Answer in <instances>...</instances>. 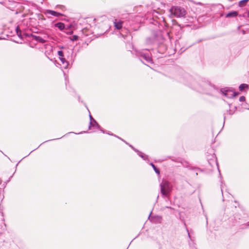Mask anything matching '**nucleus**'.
<instances>
[{"mask_svg":"<svg viewBox=\"0 0 249 249\" xmlns=\"http://www.w3.org/2000/svg\"><path fill=\"white\" fill-rule=\"evenodd\" d=\"M168 39H165L161 30H154L152 32L151 36L147 37L145 40V44L147 45L155 46L158 47V51L161 53L167 50L169 45L170 36L168 33H166Z\"/></svg>","mask_w":249,"mask_h":249,"instance_id":"f257e3e1","label":"nucleus"},{"mask_svg":"<svg viewBox=\"0 0 249 249\" xmlns=\"http://www.w3.org/2000/svg\"><path fill=\"white\" fill-rule=\"evenodd\" d=\"M186 78L187 81L183 82L184 84L196 91L208 93L209 90L213 88L209 82L201 78L195 79L189 75H187Z\"/></svg>","mask_w":249,"mask_h":249,"instance_id":"f03ea898","label":"nucleus"},{"mask_svg":"<svg viewBox=\"0 0 249 249\" xmlns=\"http://www.w3.org/2000/svg\"><path fill=\"white\" fill-rule=\"evenodd\" d=\"M136 55L142 62H143L142 60H144L147 63H153L150 49H144L138 51L136 53Z\"/></svg>","mask_w":249,"mask_h":249,"instance_id":"7ed1b4c3","label":"nucleus"},{"mask_svg":"<svg viewBox=\"0 0 249 249\" xmlns=\"http://www.w3.org/2000/svg\"><path fill=\"white\" fill-rule=\"evenodd\" d=\"M160 193L164 197H168V195L171 192L172 188L170 183L167 181H162L160 184Z\"/></svg>","mask_w":249,"mask_h":249,"instance_id":"20e7f679","label":"nucleus"},{"mask_svg":"<svg viewBox=\"0 0 249 249\" xmlns=\"http://www.w3.org/2000/svg\"><path fill=\"white\" fill-rule=\"evenodd\" d=\"M170 12L176 17H184L186 15V11L184 8L179 6H173L171 8Z\"/></svg>","mask_w":249,"mask_h":249,"instance_id":"39448f33","label":"nucleus"},{"mask_svg":"<svg viewBox=\"0 0 249 249\" xmlns=\"http://www.w3.org/2000/svg\"><path fill=\"white\" fill-rule=\"evenodd\" d=\"M220 91L226 97L228 98H232L239 94V93L230 89L228 88L221 89Z\"/></svg>","mask_w":249,"mask_h":249,"instance_id":"423d86ee","label":"nucleus"},{"mask_svg":"<svg viewBox=\"0 0 249 249\" xmlns=\"http://www.w3.org/2000/svg\"><path fill=\"white\" fill-rule=\"evenodd\" d=\"M23 36L25 37H32V40H35L37 42L43 44L45 43V40H43V37H40V36L30 34L28 33H24Z\"/></svg>","mask_w":249,"mask_h":249,"instance_id":"0eeeda50","label":"nucleus"},{"mask_svg":"<svg viewBox=\"0 0 249 249\" xmlns=\"http://www.w3.org/2000/svg\"><path fill=\"white\" fill-rule=\"evenodd\" d=\"M45 14L46 15H50L54 17H59L63 15L60 13L52 10H47L45 12Z\"/></svg>","mask_w":249,"mask_h":249,"instance_id":"6e6552de","label":"nucleus"},{"mask_svg":"<svg viewBox=\"0 0 249 249\" xmlns=\"http://www.w3.org/2000/svg\"><path fill=\"white\" fill-rule=\"evenodd\" d=\"M34 33H37L39 34V36H40V37H43V40H45V42L47 41L48 39L49 38V36L47 34L44 32H36L34 31Z\"/></svg>","mask_w":249,"mask_h":249,"instance_id":"1a4fd4ad","label":"nucleus"},{"mask_svg":"<svg viewBox=\"0 0 249 249\" xmlns=\"http://www.w3.org/2000/svg\"><path fill=\"white\" fill-rule=\"evenodd\" d=\"M114 24L115 27L118 30H120L122 28L123 21L121 20L115 19Z\"/></svg>","mask_w":249,"mask_h":249,"instance_id":"9d476101","label":"nucleus"},{"mask_svg":"<svg viewBox=\"0 0 249 249\" xmlns=\"http://www.w3.org/2000/svg\"><path fill=\"white\" fill-rule=\"evenodd\" d=\"M238 13L237 11H232L226 14V18L235 17L238 15Z\"/></svg>","mask_w":249,"mask_h":249,"instance_id":"9b49d317","label":"nucleus"},{"mask_svg":"<svg viewBox=\"0 0 249 249\" xmlns=\"http://www.w3.org/2000/svg\"><path fill=\"white\" fill-rule=\"evenodd\" d=\"M54 26L55 27L58 28L61 31L63 30L65 27V24L61 22L55 23Z\"/></svg>","mask_w":249,"mask_h":249,"instance_id":"f8f14e48","label":"nucleus"},{"mask_svg":"<svg viewBox=\"0 0 249 249\" xmlns=\"http://www.w3.org/2000/svg\"><path fill=\"white\" fill-rule=\"evenodd\" d=\"M136 153L143 160H148V156L147 155H145V154H144L142 152L138 150L136 152Z\"/></svg>","mask_w":249,"mask_h":249,"instance_id":"ddd939ff","label":"nucleus"},{"mask_svg":"<svg viewBox=\"0 0 249 249\" xmlns=\"http://www.w3.org/2000/svg\"><path fill=\"white\" fill-rule=\"evenodd\" d=\"M60 60L62 62V63L64 65V67L65 69H67L68 66L69 65V62L66 60V59L63 57H59Z\"/></svg>","mask_w":249,"mask_h":249,"instance_id":"4468645a","label":"nucleus"},{"mask_svg":"<svg viewBox=\"0 0 249 249\" xmlns=\"http://www.w3.org/2000/svg\"><path fill=\"white\" fill-rule=\"evenodd\" d=\"M150 165L152 167L153 169L155 171V173L158 175L160 174V170L159 169L157 168L155 164L153 162H150Z\"/></svg>","mask_w":249,"mask_h":249,"instance_id":"2eb2a0df","label":"nucleus"},{"mask_svg":"<svg viewBox=\"0 0 249 249\" xmlns=\"http://www.w3.org/2000/svg\"><path fill=\"white\" fill-rule=\"evenodd\" d=\"M220 182H221V184H220L221 191L222 196H223V190H224V187H226V184L224 183V181L222 178L220 179Z\"/></svg>","mask_w":249,"mask_h":249,"instance_id":"dca6fc26","label":"nucleus"},{"mask_svg":"<svg viewBox=\"0 0 249 249\" xmlns=\"http://www.w3.org/2000/svg\"><path fill=\"white\" fill-rule=\"evenodd\" d=\"M249 88V85L246 84H242L239 87V89L240 91H243L246 89Z\"/></svg>","mask_w":249,"mask_h":249,"instance_id":"f3484780","label":"nucleus"},{"mask_svg":"<svg viewBox=\"0 0 249 249\" xmlns=\"http://www.w3.org/2000/svg\"><path fill=\"white\" fill-rule=\"evenodd\" d=\"M91 127L97 129L100 128V125L98 124L95 120H93V122H92V124L91 125Z\"/></svg>","mask_w":249,"mask_h":249,"instance_id":"a211bd4d","label":"nucleus"},{"mask_svg":"<svg viewBox=\"0 0 249 249\" xmlns=\"http://www.w3.org/2000/svg\"><path fill=\"white\" fill-rule=\"evenodd\" d=\"M5 187V185L4 183L2 184V180L0 178V195H1V193L3 192Z\"/></svg>","mask_w":249,"mask_h":249,"instance_id":"6ab92c4d","label":"nucleus"},{"mask_svg":"<svg viewBox=\"0 0 249 249\" xmlns=\"http://www.w3.org/2000/svg\"><path fill=\"white\" fill-rule=\"evenodd\" d=\"M213 158V159L212 160H208V162L209 163L212 165V163H214L215 162L216 165H218V163H217L216 161V157L214 155H213L212 156Z\"/></svg>","mask_w":249,"mask_h":249,"instance_id":"aec40b11","label":"nucleus"},{"mask_svg":"<svg viewBox=\"0 0 249 249\" xmlns=\"http://www.w3.org/2000/svg\"><path fill=\"white\" fill-rule=\"evenodd\" d=\"M249 0H242L239 2V6L240 7H243L245 6L246 4V3L249 1Z\"/></svg>","mask_w":249,"mask_h":249,"instance_id":"412c9836","label":"nucleus"},{"mask_svg":"<svg viewBox=\"0 0 249 249\" xmlns=\"http://www.w3.org/2000/svg\"><path fill=\"white\" fill-rule=\"evenodd\" d=\"M89 119H90V122H89V129H90L91 128V125L92 124V122H93V120H94L92 117L91 116V115L89 114Z\"/></svg>","mask_w":249,"mask_h":249,"instance_id":"4be33fe9","label":"nucleus"},{"mask_svg":"<svg viewBox=\"0 0 249 249\" xmlns=\"http://www.w3.org/2000/svg\"><path fill=\"white\" fill-rule=\"evenodd\" d=\"M79 36L77 35H73L70 37L71 40L74 41L78 39Z\"/></svg>","mask_w":249,"mask_h":249,"instance_id":"5701e85b","label":"nucleus"},{"mask_svg":"<svg viewBox=\"0 0 249 249\" xmlns=\"http://www.w3.org/2000/svg\"><path fill=\"white\" fill-rule=\"evenodd\" d=\"M64 52L62 51H59L57 52L58 55L60 56L59 57H64Z\"/></svg>","mask_w":249,"mask_h":249,"instance_id":"b1692460","label":"nucleus"},{"mask_svg":"<svg viewBox=\"0 0 249 249\" xmlns=\"http://www.w3.org/2000/svg\"><path fill=\"white\" fill-rule=\"evenodd\" d=\"M246 100V98L244 96H241L239 98V101L240 102H244Z\"/></svg>","mask_w":249,"mask_h":249,"instance_id":"393cba45","label":"nucleus"},{"mask_svg":"<svg viewBox=\"0 0 249 249\" xmlns=\"http://www.w3.org/2000/svg\"><path fill=\"white\" fill-rule=\"evenodd\" d=\"M237 109V107H234V110L232 111L231 109H230L229 110V114L231 115V114H232L233 113V112L235 111V110Z\"/></svg>","mask_w":249,"mask_h":249,"instance_id":"a878e982","label":"nucleus"},{"mask_svg":"<svg viewBox=\"0 0 249 249\" xmlns=\"http://www.w3.org/2000/svg\"><path fill=\"white\" fill-rule=\"evenodd\" d=\"M17 35H18V36L20 38H21V39H23V36H23V35H22L21 31V32H18V33H17Z\"/></svg>","mask_w":249,"mask_h":249,"instance_id":"bb28decb","label":"nucleus"},{"mask_svg":"<svg viewBox=\"0 0 249 249\" xmlns=\"http://www.w3.org/2000/svg\"><path fill=\"white\" fill-rule=\"evenodd\" d=\"M0 221H4V218L3 213L0 212Z\"/></svg>","mask_w":249,"mask_h":249,"instance_id":"cd10ccee","label":"nucleus"},{"mask_svg":"<svg viewBox=\"0 0 249 249\" xmlns=\"http://www.w3.org/2000/svg\"><path fill=\"white\" fill-rule=\"evenodd\" d=\"M129 146V147H130L135 152H137L138 149H137L136 148H135L134 146H133L131 144H129L128 145Z\"/></svg>","mask_w":249,"mask_h":249,"instance_id":"c85d7f7f","label":"nucleus"},{"mask_svg":"<svg viewBox=\"0 0 249 249\" xmlns=\"http://www.w3.org/2000/svg\"><path fill=\"white\" fill-rule=\"evenodd\" d=\"M16 33L17 34L19 32H21V30L20 29H19L18 26L16 28Z\"/></svg>","mask_w":249,"mask_h":249,"instance_id":"c756f323","label":"nucleus"},{"mask_svg":"<svg viewBox=\"0 0 249 249\" xmlns=\"http://www.w3.org/2000/svg\"><path fill=\"white\" fill-rule=\"evenodd\" d=\"M107 134L108 135H110V136H113L114 137H117V136L116 135H114L113 133H110L109 132H107Z\"/></svg>","mask_w":249,"mask_h":249,"instance_id":"7c9ffc66","label":"nucleus"},{"mask_svg":"<svg viewBox=\"0 0 249 249\" xmlns=\"http://www.w3.org/2000/svg\"><path fill=\"white\" fill-rule=\"evenodd\" d=\"M99 130H100L102 133H105V130L100 126V128H98Z\"/></svg>","mask_w":249,"mask_h":249,"instance_id":"2f4dec72","label":"nucleus"},{"mask_svg":"<svg viewBox=\"0 0 249 249\" xmlns=\"http://www.w3.org/2000/svg\"><path fill=\"white\" fill-rule=\"evenodd\" d=\"M59 139V138H58V139ZM57 140V139H53V140H48V141H52V140ZM48 142V141H45V142H43V143H42L41 144H40V145H39L38 147H39L41 145H42L43 143H44V142Z\"/></svg>","mask_w":249,"mask_h":249,"instance_id":"473e14b6","label":"nucleus"},{"mask_svg":"<svg viewBox=\"0 0 249 249\" xmlns=\"http://www.w3.org/2000/svg\"><path fill=\"white\" fill-rule=\"evenodd\" d=\"M186 231H187V233H188V236L189 238L190 239H191V236H190V233H189V231H188V229H187V228H186Z\"/></svg>","mask_w":249,"mask_h":249,"instance_id":"72a5a7b5","label":"nucleus"},{"mask_svg":"<svg viewBox=\"0 0 249 249\" xmlns=\"http://www.w3.org/2000/svg\"><path fill=\"white\" fill-rule=\"evenodd\" d=\"M165 208H168V209H170L171 210H174L173 208H172L171 207H169V206H166Z\"/></svg>","mask_w":249,"mask_h":249,"instance_id":"f704fd0d","label":"nucleus"},{"mask_svg":"<svg viewBox=\"0 0 249 249\" xmlns=\"http://www.w3.org/2000/svg\"><path fill=\"white\" fill-rule=\"evenodd\" d=\"M83 133H87V131H83V132H79L78 133H75L76 134H82Z\"/></svg>","mask_w":249,"mask_h":249,"instance_id":"c9c22d12","label":"nucleus"},{"mask_svg":"<svg viewBox=\"0 0 249 249\" xmlns=\"http://www.w3.org/2000/svg\"><path fill=\"white\" fill-rule=\"evenodd\" d=\"M6 225L5 223H4L3 230H6Z\"/></svg>","mask_w":249,"mask_h":249,"instance_id":"e433bc0d","label":"nucleus"},{"mask_svg":"<svg viewBox=\"0 0 249 249\" xmlns=\"http://www.w3.org/2000/svg\"><path fill=\"white\" fill-rule=\"evenodd\" d=\"M177 26H178V27L179 29V30H180V29H181V27H180V25H177Z\"/></svg>","mask_w":249,"mask_h":249,"instance_id":"4c0bfd02","label":"nucleus"},{"mask_svg":"<svg viewBox=\"0 0 249 249\" xmlns=\"http://www.w3.org/2000/svg\"><path fill=\"white\" fill-rule=\"evenodd\" d=\"M124 142L125 143H126V144H127V145H129V144L128 142H127L125 141H124Z\"/></svg>","mask_w":249,"mask_h":249,"instance_id":"58836bf2","label":"nucleus"},{"mask_svg":"<svg viewBox=\"0 0 249 249\" xmlns=\"http://www.w3.org/2000/svg\"><path fill=\"white\" fill-rule=\"evenodd\" d=\"M60 48L61 49H64L65 48L64 47H63V46H61V47H60Z\"/></svg>","mask_w":249,"mask_h":249,"instance_id":"ea45409f","label":"nucleus"},{"mask_svg":"<svg viewBox=\"0 0 249 249\" xmlns=\"http://www.w3.org/2000/svg\"><path fill=\"white\" fill-rule=\"evenodd\" d=\"M116 137V138H117L118 139H119L121 140V139H122V138H120V137H119V136H117V137Z\"/></svg>","mask_w":249,"mask_h":249,"instance_id":"a19ab883","label":"nucleus"},{"mask_svg":"<svg viewBox=\"0 0 249 249\" xmlns=\"http://www.w3.org/2000/svg\"><path fill=\"white\" fill-rule=\"evenodd\" d=\"M37 148H38V147H37V148H36V149H35L31 151V152H32L33 151H34L35 150H36V149H37Z\"/></svg>","mask_w":249,"mask_h":249,"instance_id":"79ce46f5","label":"nucleus"},{"mask_svg":"<svg viewBox=\"0 0 249 249\" xmlns=\"http://www.w3.org/2000/svg\"><path fill=\"white\" fill-rule=\"evenodd\" d=\"M195 175H196V176H197V172H196V173H195Z\"/></svg>","mask_w":249,"mask_h":249,"instance_id":"37998d69","label":"nucleus"},{"mask_svg":"<svg viewBox=\"0 0 249 249\" xmlns=\"http://www.w3.org/2000/svg\"><path fill=\"white\" fill-rule=\"evenodd\" d=\"M231 104H229V107H231Z\"/></svg>","mask_w":249,"mask_h":249,"instance_id":"c03bdc74","label":"nucleus"},{"mask_svg":"<svg viewBox=\"0 0 249 249\" xmlns=\"http://www.w3.org/2000/svg\"><path fill=\"white\" fill-rule=\"evenodd\" d=\"M245 108H246V109H247L249 110V108H248V107H246Z\"/></svg>","mask_w":249,"mask_h":249,"instance_id":"a18cd8bd","label":"nucleus"},{"mask_svg":"<svg viewBox=\"0 0 249 249\" xmlns=\"http://www.w3.org/2000/svg\"><path fill=\"white\" fill-rule=\"evenodd\" d=\"M31 153H32L31 152L30 153H29L28 154V156H29L30 154H31Z\"/></svg>","mask_w":249,"mask_h":249,"instance_id":"49530a36","label":"nucleus"},{"mask_svg":"<svg viewBox=\"0 0 249 249\" xmlns=\"http://www.w3.org/2000/svg\"><path fill=\"white\" fill-rule=\"evenodd\" d=\"M31 153H32L31 152L30 153H29L28 154V156H29L30 154H31Z\"/></svg>","mask_w":249,"mask_h":249,"instance_id":"de8ad7c7","label":"nucleus"},{"mask_svg":"<svg viewBox=\"0 0 249 249\" xmlns=\"http://www.w3.org/2000/svg\"><path fill=\"white\" fill-rule=\"evenodd\" d=\"M31 153H32L31 152L30 153H29L28 154V156H29L30 154H31Z\"/></svg>","mask_w":249,"mask_h":249,"instance_id":"09e8293b","label":"nucleus"},{"mask_svg":"<svg viewBox=\"0 0 249 249\" xmlns=\"http://www.w3.org/2000/svg\"><path fill=\"white\" fill-rule=\"evenodd\" d=\"M31 153H32L31 152L30 153H29L28 154V156H29L30 154H31Z\"/></svg>","mask_w":249,"mask_h":249,"instance_id":"8fccbe9b","label":"nucleus"},{"mask_svg":"<svg viewBox=\"0 0 249 249\" xmlns=\"http://www.w3.org/2000/svg\"><path fill=\"white\" fill-rule=\"evenodd\" d=\"M121 141H122L123 142H124V140H123V139H121Z\"/></svg>","mask_w":249,"mask_h":249,"instance_id":"3c124183","label":"nucleus"},{"mask_svg":"<svg viewBox=\"0 0 249 249\" xmlns=\"http://www.w3.org/2000/svg\"><path fill=\"white\" fill-rule=\"evenodd\" d=\"M248 17L249 18V13L248 14Z\"/></svg>","mask_w":249,"mask_h":249,"instance_id":"603ef678","label":"nucleus"},{"mask_svg":"<svg viewBox=\"0 0 249 249\" xmlns=\"http://www.w3.org/2000/svg\"><path fill=\"white\" fill-rule=\"evenodd\" d=\"M248 225L249 226V222H248Z\"/></svg>","mask_w":249,"mask_h":249,"instance_id":"864d4df0","label":"nucleus"},{"mask_svg":"<svg viewBox=\"0 0 249 249\" xmlns=\"http://www.w3.org/2000/svg\"><path fill=\"white\" fill-rule=\"evenodd\" d=\"M160 249H161V248H160Z\"/></svg>","mask_w":249,"mask_h":249,"instance_id":"5fc2aeb1","label":"nucleus"}]
</instances>
